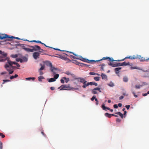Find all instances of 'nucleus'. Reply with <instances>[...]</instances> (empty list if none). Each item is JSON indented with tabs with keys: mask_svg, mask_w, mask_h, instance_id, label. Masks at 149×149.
Listing matches in <instances>:
<instances>
[{
	"mask_svg": "<svg viewBox=\"0 0 149 149\" xmlns=\"http://www.w3.org/2000/svg\"><path fill=\"white\" fill-rule=\"evenodd\" d=\"M58 88H60V90H71L72 88L70 84H63L61 86Z\"/></svg>",
	"mask_w": 149,
	"mask_h": 149,
	"instance_id": "f257e3e1",
	"label": "nucleus"
},
{
	"mask_svg": "<svg viewBox=\"0 0 149 149\" xmlns=\"http://www.w3.org/2000/svg\"><path fill=\"white\" fill-rule=\"evenodd\" d=\"M14 38L13 36H9L6 34H0V39L1 40H3L5 38H7V40H9L10 38Z\"/></svg>",
	"mask_w": 149,
	"mask_h": 149,
	"instance_id": "f03ea898",
	"label": "nucleus"
},
{
	"mask_svg": "<svg viewBox=\"0 0 149 149\" xmlns=\"http://www.w3.org/2000/svg\"><path fill=\"white\" fill-rule=\"evenodd\" d=\"M8 59L7 54L4 53L0 56V62H3Z\"/></svg>",
	"mask_w": 149,
	"mask_h": 149,
	"instance_id": "7ed1b4c3",
	"label": "nucleus"
},
{
	"mask_svg": "<svg viewBox=\"0 0 149 149\" xmlns=\"http://www.w3.org/2000/svg\"><path fill=\"white\" fill-rule=\"evenodd\" d=\"M129 58L131 59H137V57H136V55H133V56H129V57H125L124 59L121 60H118L117 61H124L125 59Z\"/></svg>",
	"mask_w": 149,
	"mask_h": 149,
	"instance_id": "20e7f679",
	"label": "nucleus"
},
{
	"mask_svg": "<svg viewBox=\"0 0 149 149\" xmlns=\"http://www.w3.org/2000/svg\"><path fill=\"white\" fill-rule=\"evenodd\" d=\"M29 47L32 48L33 52L34 51H38L39 49H40V47L38 45H35L34 46H29Z\"/></svg>",
	"mask_w": 149,
	"mask_h": 149,
	"instance_id": "39448f33",
	"label": "nucleus"
},
{
	"mask_svg": "<svg viewBox=\"0 0 149 149\" xmlns=\"http://www.w3.org/2000/svg\"><path fill=\"white\" fill-rule=\"evenodd\" d=\"M108 65H109L113 67H115L118 66H122V63H115V64H113V63H109Z\"/></svg>",
	"mask_w": 149,
	"mask_h": 149,
	"instance_id": "423d86ee",
	"label": "nucleus"
},
{
	"mask_svg": "<svg viewBox=\"0 0 149 149\" xmlns=\"http://www.w3.org/2000/svg\"><path fill=\"white\" fill-rule=\"evenodd\" d=\"M108 59L109 61L111 62H113L114 61H116V60H114L112 58H111L109 57H103L102 59L98 60H96L97 62L100 61L102 60H107Z\"/></svg>",
	"mask_w": 149,
	"mask_h": 149,
	"instance_id": "0eeeda50",
	"label": "nucleus"
},
{
	"mask_svg": "<svg viewBox=\"0 0 149 149\" xmlns=\"http://www.w3.org/2000/svg\"><path fill=\"white\" fill-rule=\"evenodd\" d=\"M33 58L36 60L40 56V54L38 52H35L33 54Z\"/></svg>",
	"mask_w": 149,
	"mask_h": 149,
	"instance_id": "6e6552de",
	"label": "nucleus"
},
{
	"mask_svg": "<svg viewBox=\"0 0 149 149\" xmlns=\"http://www.w3.org/2000/svg\"><path fill=\"white\" fill-rule=\"evenodd\" d=\"M22 48L28 52H33V50L32 49L25 47L24 46L22 47Z\"/></svg>",
	"mask_w": 149,
	"mask_h": 149,
	"instance_id": "1a4fd4ad",
	"label": "nucleus"
},
{
	"mask_svg": "<svg viewBox=\"0 0 149 149\" xmlns=\"http://www.w3.org/2000/svg\"><path fill=\"white\" fill-rule=\"evenodd\" d=\"M102 107L103 109L104 110H106V109H108L110 110L111 112H112L113 111V109H111L108 107H105V105L104 104H102Z\"/></svg>",
	"mask_w": 149,
	"mask_h": 149,
	"instance_id": "9d476101",
	"label": "nucleus"
},
{
	"mask_svg": "<svg viewBox=\"0 0 149 149\" xmlns=\"http://www.w3.org/2000/svg\"><path fill=\"white\" fill-rule=\"evenodd\" d=\"M136 57H137V58H139L140 60L141 61H146V59H145L143 57H141L140 55H136Z\"/></svg>",
	"mask_w": 149,
	"mask_h": 149,
	"instance_id": "9b49d317",
	"label": "nucleus"
},
{
	"mask_svg": "<svg viewBox=\"0 0 149 149\" xmlns=\"http://www.w3.org/2000/svg\"><path fill=\"white\" fill-rule=\"evenodd\" d=\"M49 65L50 66L51 68V70L52 72H53L54 74L56 73L54 71V70H56V69L54 67H52V64L51 63H49Z\"/></svg>",
	"mask_w": 149,
	"mask_h": 149,
	"instance_id": "f8f14e48",
	"label": "nucleus"
},
{
	"mask_svg": "<svg viewBox=\"0 0 149 149\" xmlns=\"http://www.w3.org/2000/svg\"><path fill=\"white\" fill-rule=\"evenodd\" d=\"M80 80V82L83 84H84L87 82V81L84 78H78V80Z\"/></svg>",
	"mask_w": 149,
	"mask_h": 149,
	"instance_id": "ddd939ff",
	"label": "nucleus"
},
{
	"mask_svg": "<svg viewBox=\"0 0 149 149\" xmlns=\"http://www.w3.org/2000/svg\"><path fill=\"white\" fill-rule=\"evenodd\" d=\"M13 61L8 59L7 60V63L12 68H13L14 66L12 65L13 63H12Z\"/></svg>",
	"mask_w": 149,
	"mask_h": 149,
	"instance_id": "4468645a",
	"label": "nucleus"
},
{
	"mask_svg": "<svg viewBox=\"0 0 149 149\" xmlns=\"http://www.w3.org/2000/svg\"><path fill=\"white\" fill-rule=\"evenodd\" d=\"M121 69V68H117L115 69V71L116 74H118L119 73V71Z\"/></svg>",
	"mask_w": 149,
	"mask_h": 149,
	"instance_id": "2eb2a0df",
	"label": "nucleus"
},
{
	"mask_svg": "<svg viewBox=\"0 0 149 149\" xmlns=\"http://www.w3.org/2000/svg\"><path fill=\"white\" fill-rule=\"evenodd\" d=\"M10 66V65L7 63H6V64L4 65V67L8 71H10V69L8 68H9Z\"/></svg>",
	"mask_w": 149,
	"mask_h": 149,
	"instance_id": "dca6fc26",
	"label": "nucleus"
},
{
	"mask_svg": "<svg viewBox=\"0 0 149 149\" xmlns=\"http://www.w3.org/2000/svg\"><path fill=\"white\" fill-rule=\"evenodd\" d=\"M97 62L96 61H95L94 60H89L88 59H87V60H86V62H87L88 63H92L93 62Z\"/></svg>",
	"mask_w": 149,
	"mask_h": 149,
	"instance_id": "f3484780",
	"label": "nucleus"
},
{
	"mask_svg": "<svg viewBox=\"0 0 149 149\" xmlns=\"http://www.w3.org/2000/svg\"><path fill=\"white\" fill-rule=\"evenodd\" d=\"M74 61L76 62L77 63V65H78L79 66H82V67L84 66V65H85V64H84L83 63H79L76 61Z\"/></svg>",
	"mask_w": 149,
	"mask_h": 149,
	"instance_id": "a211bd4d",
	"label": "nucleus"
},
{
	"mask_svg": "<svg viewBox=\"0 0 149 149\" xmlns=\"http://www.w3.org/2000/svg\"><path fill=\"white\" fill-rule=\"evenodd\" d=\"M89 85H94L95 86H97V83H96L95 82H89Z\"/></svg>",
	"mask_w": 149,
	"mask_h": 149,
	"instance_id": "6ab92c4d",
	"label": "nucleus"
},
{
	"mask_svg": "<svg viewBox=\"0 0 149 149\" xmlns=\"http://www.w3.org/2000/svg\"><path fill=\"white\" fill-rule=\"evenodd\" d=\"M71 76L72 77V78H73V79L75 80V79H78V78H77L76 76L74 74H71Z\"/></svg>",
	"mask_w": 149,
	"mask_h": 149,
	"instance_id": "aec40b11",
	"label": "nucleus"
},
{
	"mask_svg": "<svg viewBox=\"0 0 149 149\" xmlns=\"http://www.w3.org/2000/svg\"><path fill=\"white\" fill-rule=\"evenodd\" d=\"M101 76L102 77V79H105L107 78V75L103 73H102L101 74Z\"/></svg>",
	"mask_w": 149,
	"mask_h": 149,
	"instance_id": "412c9836",
	"label": "nucleus"
},
{
	"mask_svg": "<svg viewBox=\"0 0 149 149\" xmlns=\"http://www.w3.org/2000/svg\"><path fill=\"white\" fill-rule=\"evenodd\" d=\"M18 76V75L17 74H15L14 76H12L10 77V79H13L17 78Z\"/></svg>",
	"mask_w": 149,
	"mask_h": 149,
	"instance_id": "4be33fe9",
	"label": "nucleus"
},
{
	"mask_svg": "<svg viewBox=\"0 0 149 149\" xmlns=\"http://www.w3.org/2000/svg\"><path fill=\"white\" fill-rule=\"evenodd\" d=\"M130 65V63L128 62L127 63H126L125 62H124L123 63H122V66H126V65Z\"/></svg>",
	"mask_w": 149,
	"mask_h": 149,
	"instance_id": "5701e85b",
	"label": "nucleus"
},
{
	"mask_svg": "<svg viewBox=\"0 0 149 149\" xmlns=\"http://www.w3.org/2000/svg\"><path fill=\"white\" fill-rule=\"evenodd\" d=\"M115 113L116 114L119 115L122 118H123V115L121 112H118L116 113Z\"/></svg>",
	"mask_w": 149,
	"mask_h": 149,
	"instance_id": "b1692460",
	"label": "nucleus"
},
{
	"mask_svg": "<svg viewBox=\"0 0 149 149\" xmlns=\"http://www.w3.org/2000/svg\"><path fill=\"white\" fill-rule=\"evenodd\" d=\"M26 80L30 81L31 79H32L33 81H34L35 80V77H28L26 78Z\"/></svg>",
	"mask_w": 149,
	"mask_h": 149,
	"instance_id": "393cba45",
	"label": "nucleus"
},
{
	"mask_svg": "<svg viewBox=\"0 0 149 149\" xmlns=\"http://www.w3.org/2000/svg\"><path fill=\"white\" fill-rule=\"evenodd\" d=\"M56 81L55 79L54 78H51L49 79L48 82H51L55 81Z\"/></svg>",
	"mask_w": 149,
	"mask_h": 149,
	"instance_id": "a878e982",
	"label": "nucleus"
},
{
	"mask_svg": "<svg viewBox=\"0 0 149 149\" xmlns=\"http://www.w3.org/2000/svg\"><path fill=\"white\" fill-rule=\"evenodd\" d=\"M96 91H97V89H96V88L93 89L92 90V93L94 94H97V92Z\"/></svg>",
	"mask_w": 149,
	"mask_h": 149,
	"instance_id": "bb28decb",
	"label": "nucleus"
},
{
	"mask_svg": "<svg viewBox=\"0 0 149 149\" xmlns=\"http://www.w3.org/2000/svg\"><path fill=\"white\" fill-rule=\"evenodd\" d=\"M112 114H110L108 113H105V115L107 117H108L109 118H110L112 116Z\"/></svg>",
	"mask_w": 149,
	"mask_h": 149,
	"instance_id": "cd10ccee",
	"label": "nucleus"
},
{
	"mask_svg": "<svg viewBox=\"0 0 149 149\" xmlns=\"http://www.w3.org/2000/svg\"><path fill=\"white\" fill-rule=\"evenodd\" d=\"M40 65L41 66V67L40 68L39 71H41L44 69L45 66L44 65H42V64H40Z\"/></svg>",
	"mask_w": 149,
	"mask_h": 149,
	"instance_id": "c85d7f7f",
	"label": "nucleus"
},
{
	"mask_svg": "<svg viewBox=\"0 0 149 149\" xmlns=\"http://www.w3.org/2000/svg\"><path fill=\"white\" fill-rule=\"evenodd\" d=\"M89 85V82H88L87 84L86 83L84 84V85L82 86V87L83 88H85L86 87L88 86Z\"/></svg>",
	"mask_w": 149,
	"mask_h": 149,
	"instance_id": "c756f323",
	"label": "nucleus"
},
{
	"mask_svg": "<svg viewBox=\"0 0 149 149\" xmlns=\"http://www.w3.org/2000/svg\"><path fill=\"white\" fill-rule=\"evenodd\" d=\"M44 79V77L43 76H40L38 77V80L40 81H41L42 80Z\"/></svg>",
	"mask_w": 149,
	"mask_h": 149,
	"instance_id": "7c9ffc66",
	"label": "nucleus"
},
{
	"mask_svg": "<svg viewBox=\"0 0 149 149\" xmlns=\"http://www.w3.org/2000/svg\"><path fill=\"white\" fill-rule=\"evenodd\" d=\"M63 79L65 80L66 83H68L69 81V78H67L65 77H63Z\"/></svg>",
	"mask_w": 149,
	"mask_h": 149,
	"instance_id": "2f4dec72",
	"label": "nucleus"
},
{
	"mask_svg": "<svg viewBox=\"0 0 149 149\" xmlns=\"http://www.w3.org/2000/svg\"><path fill=\"white\" fill-rule=\"evenodd\" d=\"M123 81L125 82H127L128 81V79L126 77H125L123 78Z\"/></svg>",
	"mask_w": 149,
	"mask_h": 149,
	"instance_id": "473e14b6",
	"label": "nucleus"
},
{
	"mask_svg": "<svg viewBox=\"0 0 149 149\" xmlns=\"http://www.w3.org/2000/svg\"><path fill=\"white\" fill-rule=\"evenodd\" d=\"M108 85L110 87H113L114 86V84L112 82H111L109 84H108Z\"/></svg>",
	"mask_w": 149,
	"mask_h": 149,
	"instance_id": "72a5a7b5",
	"label": "nucleus"
},
{
	"mask_svg": "<svg viewBox=\"0 0 149 149\" xmlns=\"http://www.w3.org/2000/svg\"><path fill=\"white\" fill-rule=\"evenodd\" d=\"M59 76V74H56L54 76V78L56 80V79H57L58 77Z\"/></svg>",
	"mask_w": 149,
	"mask_h": 149,
	"instance_id": "f704fd0d",
	"label": "nucleus"
},
{
	"mask_svg": "<svg viewBox=\"0 0 149 149\" xmlns=\"http://www.w3.org/2000/svg\"><path fill=\"white\" fill-rule=\"evenodd\" d=\"M23 60V61H24L25 62H26L27 61L28 59L27 58H26L25 56H24L22 58V59Z\"/></svg>",
	"mask_w": 149,
	"mask_h": 149,
	"instance_id": "c9c22d12",
	"label": "nucleus"
},
{
	"mask_svg": "<svg viewBox=\"0 0 149 149\" xmlns=\"http://www.w3.org/2000/svg\"><path fill=\"white\" fill-rule=\"evenodd\" d=\"M100 77H94V80L96 81H98L100 80Z\"/></svg>",
	"mask_w": 149,
	"mask_h": 149,
	"instance_id": "e433bc0d",
	"label": "nucleus"
},
{
	"mask_svg": "<svg viewBox=\"0 0 149 149\" xmlns=\"http://www.w3.org/2000/svg\"><path fill=\"white\" fill-rule=\"evenodd\" d=\"M16 61H20L21 63H22L23 62V60L20 58H18L17 59Z\"/></svg>",
	"mask_w": 149,
	"mask_h": 149,
	"instance_id": "4c0bfd02",
	"label": "nucleus"
},
{
	"mask_svg": "<svg viewBox=\"0 0 149 149\" xmlns=\"http://www.w3.org/2000/svg\"><path fill=\"white\" fill-rule=\"evenodd\" d=\"M131 69H139V70H142V71H143V72H145V71H144L143 70H142V69H140L139 68H137V67H131Z\"/></svg>",
	"mask_w": 149,
	"mask_h": 149,
	"instance_id": "58836bf2",
	"label": "nucleus"
},
{
	"mask_svg": "<svg viewBox=\"0 0 149 149\" xmlns=\"http://www.w3.org/2000/svg\"><path fill=\"white\" fill-rule=\"evenodd\" d=\"M70 56L74 59H78V58L74 56L73 55H70Z\"/></svg>",
	"mask_w": 149,
	"mask_h": 149,
	"instance_id": "ea45409f",
	"label": "nucleus"
},
{
	"mask_svg": "<svg viewBox=\"0 0 149 149\" xmlns=\"http://www.w3.org/2000/svg\"><path fill=\"white\" fill-rule=\"evenodd\" d=\"M3 82L2 83V84H4L5 82H9L10 81L9 80H3Z\"/></svg>",
	"mask_w": 149,
	"mask_h": 149,
	"instance_id": "a19ab883",
	"label": "nucleus"
},
{
	"mask_svg": "<svg viewBox=\"0 0 149 149\" xmlns=\"http://www.w3.org/2000/svg\"><path fill=\"white\" fill-rule=\"evenodd\" d=\"M61 59H65V60H66L67 59H68L67 58L64 57V56H63L61 57ZM68 60L70 61V60L69 59H68Z\"/></svg>",
	"mask_w": 149,
	"mask_h": 149,
	"instance_id": "79ce46f5",
	"label": "nucleus"
},
{
	"mask_svg": "<svg viewBox=\"0 0 149 149\" xmlns=\"http://www.w3.org/2000/svg\"><path fill=\"white\" fill-rule=\"evenodd\" d=\"M8 72H9V73H8L9 74H12L14 70H10V71Z\"/></svg>",
	"mask_w": 149,
	"mask_h": 149,
	"instance_id": "37998d69",
	"label": "nucleus"
},
{
	"mask_svg": "<svg viewBox=\"0 0 149 149\" xmlns=\"http://www.w3.org/2000/svg\"><path fill=\"white\" fill-rule=\"evenodd\" d=\"M89 74L90 75H96V73L94 72H90L89 73Z\"/></svg>",
	"mask_w": 149,
	"mask_h": 149,
	"instance_id": "c03bdc74",
	"label": "nucleus"
},
{
	"mask_svg": "<svg viewBox=\"0 0 149 149\" xmlns=\"http://www.w3.org/2000/svg\"><path fill=\"white\" fill-rule=\"evenodd\" d=\"M141 86V85H136L135 86V87L136 88H140V87Z\"/></svg>",
	"mask_w": 149,
	"mask_h": 149,
	"instance_id": "a18cd8bd",
	"label": "nucleus"
},
{
	"mask_svg": "<svg viewBox=\"0 0 149 149\" xmlns=\"http://www.w3.org/2000/svg\"><path fill=\"white\" fill-rule=\"evenodd\" d=\"M64 79H63V77L62 78V79H61L60 81H61V83H62V84H64V83L65 82H64Z\"/></svg>",
	"mask_w": 149,
	"mask_h": 149,
	"instance_id": "49530a36",
	"label": "nucleus"
},
{
	"mask_svg": "<svg viewBox=\"0 0 149 149\" xmlns=\"http://www.w3.org/2000/svg\"><path fill=\"white\" fill-rule=\"evenodd\" d=\"M95 99H96L95 98V95H94L91 98V101H93L95 99Z\"/></svg>",
	"mask_w": 149,
	"mask_h": 149,
	"instance_id": "de8ad7c7",
	"label": "nucleus"
},
{
	"mask_svg": "<svg viewBox=\"0 0 149 149\" xmlns=\"http://www.w3.org/2000/svg\"><path fill=\"white\" fill-rule=\"evenodd\" d=\"M66 52H69L70 53H71V54H72L74 55V56H77V54H75L74 53H73V52H69V51H66Z\"/></svg>",
	"mask_w": 149,
	"mask_h": 149,
	"instance_id": "09e8293b",
	"label": "nucleus"
},
{
	"mask_svg": "<svg viewBox=\"0 0 149 149\" xmlns=\"http://www.w3.org/2000/svg\"><path fill=\"white\" fill-rule=\"evenodd\" d=\"M65 73L68 75H71V74H72V73H70L69 71L66 72H65Z\"/></svg>",
	"mask_w": 149,
	"mask_h": 149,
	"instance_id": "8fccbe9b",
	"label": "nucleus"
},
{
	"mask_svg": "<svg viewBox=\"0 0 149 149\" xmlns=\"http://www.w3.org/2000/svg\"><path fill=\"white\" fill-rule=\"evenodd\" d=\"M2 143L1 141H0V149H2Z\"/></svg>",
	"mask_w": 149,
	"mask_h": 149,
	"instance_id": "3c124183",
	"label": "nucleus"
},
{
	"mask_svg": "<svg viewBox=\"0 0 149 149\" xmlns=\"http://www.w3.org/2000/svg\"><path fill=\"white\" fill-rule=\"evenodd\" d=\"M11 56L13 58H16L17 57V54L13 55Z\"/></svg>",
	"mask_w": 149,
	"mask_h": 149,
	"instance_id": "603ef678",
	"label": "nucleus"
},
{
	"mask_svg": "<svg viewBox=\"0 0 149 149\" xmlns=\"http://www.w3.org/2000/svg\"><path fill=\"white\" fill-rule=\"evenodd\" d=\"M7 73V72H3L1 73L0 74L1 75H3L6 74Z\"/></svg>",
	"mask_w": 149,
	"mask_h": 149,
	"instance_id": "864d4df0",
	"label": "nucleus"
},
{
	"mask_svg": "<svg viewBox=\"0 0 149 149\" xmlns=\"http://www.w3.org/2000/svg\"><path fill=\"white\" fill-rule=\"evenodd\" d=\"M105 65L102 64L101 65V70H104V68L103 66H104Z\"/></svg>",
	"mask_w": 149,
	"mask_h": 149,
	"instance_id": "5fc2aeb1",
	"label": "nucleus"
},
{
	"mask_svg": "<svg viewBox=\"0 0 149 149\" xmlns=\"http://www.w3.org/2000/svg\"><path fill=\"white\" fill-rule=\"evenodd\" d=\"M0 136H1L2 138H4L5 137V135L3 134L2 133H0Z\"/></svg>",
	"mask_w": 149,
	"mask_h": 149,
	"instance_id": "6e6d98bb",
	"label": "nucleus"
},
{
	"mask_svg": "<svg viewBox=\"0 0 149 149\" xmlns=\"http://www.w3.org/2000/svg\"><path fill=\"white\" fill-rule=\"evenodd\" d=\"M95 101H96V104L97 105L98 104V101L97 99H95Z\"/></svg>",
	"mask_w": 149,
	"mask_h": 149,
	"instance_id": "4d7b16f0",
	"label": "nucleus"
},
{
	"mask_svg": "<svg viewBox=\"0 0 149 149\" xmlns=\"http://www.w3.org/2000/svg\"><path fill=\"white\" fill-rule=\"evenodd\" d=\"M113 107L114 108L116 109L118 108V106L117 104H115L113 105Z\"/></svg>",
	"mask_w": 149,
	"mask_h": 149,
	"instance_id": "13d9d810",
	"label": "nucleus"
},
{
	"mask_svg": "<svg viewBox=\"0 0 149 149\" xmlns=\"http://www.w3.org/2000/svg\"><path fill=\"white\" fill-rule=\"evenodd\" d=\"M130 107V105H127L125 106V107H126L127 109H129Z\"/></svg>",
	"mask_w": 149,
	"mask_h": 149,
	"instance_id": "bf43d9fd",
	"label": "nucleus"
},
{
	"mask_svg": "<svg viewBox=\"0 0 149 149\" xmlns=\"http://www.w3.org/2000/svg\"><path fill=\"white\" fill-rule=\"evenodd\" d=\"M121 121L120 119L119 118H117L116 120V121L118 122H120Z\"/></svg>",
	"mask_w": 149,
	"mask_h": 149,
	"instance_id": "052dcab7",
	"label": "nucleus"
},
{
	"mask_svg": "<svg viewBox=\"0 0 149 149\" xmlns=\"http://www.w3.org/2000/svg\"><path fill=\"white\" fill-rule=\"evenodd\" d=\"M96 89H97V91H98L100 92H101L100 88H99L97 87L96 88Z\"/></svg>",
	"mask_w": 149,
	"mask_h": 149,
	"instance_id": "680f3d73",
	"label": "nucleus"
},
{
	"mask_svg": "<svg viewBox=\"0 0 149 149\" xmlns=\"http://www.w3.org/2000/svg\"><path fill=\"white\" fill-rule=\"evenodd\" d=\"M80 60L84 62H86V60H87V59L83 58L82 59H80Z\"/></svg>",
	"mask_w": 149,
	"mask_h": 149,
	"instance_id": "e2e57ef3",
	"label": "nucleus"
},
{
	"mask_svg": "<svg viewBox=\"0 0 149 149\" xmlns=\"http://www.w3.org/2000/svg\"><path fill=\"white\" fill-rule=\"evenodd\" d=\"M124 98V96H121L119 97V99L120 100H122Z\"/></svg>",
	"mask_w": 149,
	"mask_h": 149,
	"instance_id": "0e129e2a",
	"label": "nucleus"
},
{
	"mask_svg": "<svg viewBox=\"0 0 149 149\" xmlns=\"http://www.w3.org/2000/svg\"><path fill=\"white\" fill-rule=\"evenodd\" d=\"M123 95L124 96H127L128 95L127 94H126V93H123Z\"/></svg>",
	"mask_w": 149,
	"mask_h": 149,
	"instance_id": "69168bd1",
	"label": "nucleus"
},
{
	"mask_svg": "<svg viewBox=\"0 0 149 149\" xmlns=\"http://www.w3.org/2000/svg\"><path fill=\"white\" fill-rule=\"evenodd\" d=\"M39 50L38 51L40 52H42L44 51L41 48L40 49H39Z\"/></svg>",
	"mask_w": 149,
	"mask_h": 149,
	"instance_id": "338daca9",
	"label": "nucleus"
},
{
	"mask_svg": "<svg viewBox=\"0 0 149 149\" xmlns=\"http://www.w3.org/2000/svg\"><path fill=\"white\" fill-rule=\"evenodd\" d=\"M50 89L51 90H54L55 88L54 87H50Z\"/></svg>",
	"mask_w": 149,
	"mask_h": 149,
	"instance_id": "774afa93",
	"label": "nucleus"
}]
</instances>
